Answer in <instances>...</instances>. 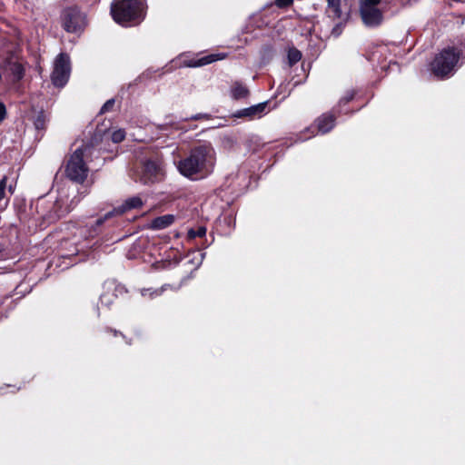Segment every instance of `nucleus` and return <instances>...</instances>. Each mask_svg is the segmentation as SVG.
<instances>
[{
    "label": "nucleus",
    "instance_id": "nucleus-1",
    "mask_svg": "<svg viewBox=\"0 0 465 465\" xmlns=\"http://www.w3.org/2000/svg\"><path fill=\"white\" fill-rule=\"evenodd\" d=\"M215 162V152L210 143L193 147L189 155L178 162L181 174L197 180L212 173Z\"/></svg>",
    "mask_w": 465,
    "mask_h": 465
},
{
    "label": "nucleus",
    "instance_id": "nucleus-2",
    "mask_svg": "<svg viewBox=\"0 0 465 465\" xmlns=\"http://www.w3.org/2000/svg\"><path fill=\"white\" fill-rule=\"evenodd\" d=\"M114 20L123 26H134L144 18V3L142 0H114L111 5Z\"/></svg>",
    "mask_w": 465,
    "mask_h": 465
},
{
    "label": "nucleus",
    "instance_id": "nucleus-4",
    "mask_svg": "<svg viewBox=\"0 0 465 465\" xmlns=\"http://www.w3.org/2000/svg\"><path fill=\"white\" fill-rule=\"evenodd\" d=\"M88 149L87 146L77 148L70 156L66 164L65 173L71 181L82 183L86 179L88 167L84 160V155Z\"/></svg>",
    "mask_w": 465,
    "mask_h": 465
},
{
    "label": "nucleus",
    "instance_id": "nucleus-22",
    "mask_svg": "<svg viewBox=\"0 0 465 465\" xmlns=\"http://www.w3.org/2000/svg\"><path fill=\"white\" fill-rule=\"evenodd\" d=\"M124 138L125 132L123 129H118L112 133V141L115 143H121Z\"/></svg>",
    "mask_w": 465,
    "mask_h": 465
},
{
    "label": "nucleus",
    "instance_id": "nucleus-17",
    "mask_svg": "<svg viewBox=\"0 0 465 465\" xmlns=\"http://www.w3.org/2000/svg\"><path fill=\"white\" fill-rule=\"evenodd\" d=\"M302 53L294 46H290L287 51L288 64L292 66L302 59Z\"/></svg>",
    "mask_w": 465,
    "mask_h": 465
},
{
    "label": "nucleus",
    "instance_id": "nucleus-27",
    "mask_svg": "<svg viewBox=\"0 0 465 465\" xmlns=\"http://www.w3.org/2000/svg\"><path fill=\"white\" fill-rule=\"evenodd\" d=\"M114 99H109L108 101H106L101 108V113L104 114L111 111L114 105Z\"/></svg>",
    "mask_w": 465,
    "mask_h": 465
},
{
    "label": "nucleus",
    "instance_id": "nucleus-13",
    "mask_svg": "<svg viewBox=\"0 0 465 465\" xmlns=\"http://www.w3.org/2000/svg\"><path fill=\"white\" fill-rule=\"evenodd\" d=\"M224 57H225V54H212L209 55H205L200 59L191 61L188 64V66L199 67V66L206 65V64H212L213 62L222 60Z\"/></svg>",
    "mask_w": 465,
    "mask_h": 465
},
{
    "label": "nucleus",
    "instance_id": "nucleus-7",
    "mask_svg": "<svg viewBox=\"0 0 465 465\" xmlns=\"http://www.w3.org/2000/svg\"><path fill=\"white\" fill-rule=\"evenodd\" d=\"M71 73L70 58L66 54H60L54 60L51 80L54 86L63 87L68 82Z\"/></svg>",
    "mask_w": 465,
    "mask_h": 465
},
{
    "label": "nucleus",
    "instance_id": "nucleus-15",
    "mask_svg": "<svg viewBox=\"0 0 465 465\" xmlns=\"http://www.w3.org/2000/svg\"><path fill=\"white\" fill-rule=\"evenodd\" d=\"M174 219L175 218L173 214H165L156 217L152 221V227L155 230L164 229L173 224Z\"/></svg>",
    "mask_w": 465,
    "mask_h": 465
},
{
    "label": "nucleus",
    "instance_id": "nucleus-21",
    "mask_svg": "<svg viewBox=\"0 0 465 465\" xmlns=\"http://www.w3.org/2000/svg\"><path fill=\"white\" fill-rule=\"evenodd\" d=\"M114 294L110 292H105L100 296V302L102 305L109 306L114 301Z\"/></svg>",
    "mask_w": 465,
    "mask_h": 465
},
{
    "label": "nucleus",
    "instance_id": "nucleus-25",
    "mask_svg": "<svg viewBox=\"0 0 465 465\" xmlns=\"http://www.w3.org/2000/svg\"><path fill=\"white\" fill-rule=\"evenodd\" d=\"M354 94H355V93L353 90L347 91L346 94L341 98V100L339 102L340 105L346 104L349 102H351L353 99Z\"/></svg>",
    "mask_w": 465,
    "mask_h": 465
},
{
    "label": "nucleus",
    "instance_id": "nucleus-31",
    "mask_svg": "<svg viewBox=\"0 0 465 465\" xmlns=\"http://www.w3.org/2000/svg\"><path fill=\"white\" fill-rule=\"evenodd\" d=\"M8 191L10 192V193H11V194H13V193H14V189H13V186H12V185H10V186L8 187Z\"/></svg>",
    "mask_w": 465,
    "mask_h": 465
},
{
    "label": "nucleus",
    "instance_id": "nucleus-23",
    "mask_svg": "<svg viewBox=\"0 0 465 465\" xmlns=\"http://www.w3.org/2000/svg\"><path fill=\"white\" fill-rule=\"evenodd\" d=\"M70 211L71 210L69 208H67V207L63 209L62 206L60 205V202L59 201L55 202V203H54V212H55V214H56L57 218H61V217L64 216Z\"/></svg>",
    "mask_w": 465,
    "mask_h": 465
},
{
    "label": "nucleus",
    "instance_id": "nucleus-32",
    "mask_svg": "<svg viewBox=\"0 0 465 465\" xmlns=\"http://www.w3.org/2000/svg\"><path fill=\"white\" fill-rule=\"evenodd\" d=\"M3 251V247L2 245H0V252Z\"/></svg>",
    "mask_w": 465,
    "mask_h": 465
},
{
    "label": "nucleus",
    "instance_id": "nucleus-20",
    "mask_svg": "<svg viewBox=\"0 0 465 465\" xmlns=\"http://www.w3.org/2000/svg\"><path fill=\"white\" fill-rule=\"evenodd\" d=\"M206 234V228L200 226L197 229H190L188 231V238L194 239L196 237H203Z\"/></svg>",
    "mask_w": 465,
    "mask_h": 465
},
{
    "label": "nucleus",
    "instance_id": "nucleus-8",
    "mask_svg": "<svg viewBox=\"0 0 465 465\" xmlns=\"http://www.w3.org/2000/svg\"><path fill=\"white\" fill-rule=\"evenodd\" d=\"M2 69L5 77L10 79L13 84L20 82L25 74L24 62L13 54L5 59Z\"/></svg>",
    "mask_w": 465,
    "mask_h": 465
},
{
    "label": "nucleus",
    "instance_id": "nucleus-30",
    "mask_svg": "<svg viewBox=\"0 0 465 465\" xmlns=\"http://www.w3.org/2000/svg\"><path fill=\"white\" fill-rule=\"evenodd\" d=\"M203 118H208V115L207 114H198L191 116L190 119H192V120H200V119H203Z\"/></svg>",
    "mask_w": 465,
    "mask_h": 465
},
{
    "label": "nucleus",
    "instance_id": "nucleus-16",
    "mask_svg": "<svg viewBox=\"0 0 465 465\" xmlns=\"http://www.w3.org/2000/svg\"><path fill=\"white\" fill-rule=\"evenodd\" d=\"M231 94L233 99H242L248 96L249 90L242 84L235 82L231 87Z\"/></svg>",
    "mask_w": 465,
    "mask_h": 465
},
{
    "label": "nucleus",
    "instance_id": "nucleus-19",
    "mask_svg": "<svg viewBox=\"0 0 465 465\" xmlns=\"http://www.w3.org/2000/svg\"><path fill=\"white\" fill-rule=\"evenodd\" d=\"M166 286L167 285H163L161 288L154 289V290H153V289H143L141 293H142L143 296H144V297L148 296L150 298H153L155 296H160L163 293V292L164 291Z\"/></svg>",
    "mask_w": 465,
    "mask_h": 465
},
{
    "label": "nucleus",
    "instance_id": "nucleus-24",
    "mask_svg": "<svg viewBox=\"0 0 465 465\" xmlns=\"http://www.w3.org/2000/svg\"><path fill=\"white\" fill-rule=\"evenodd\" d=\"M6 186H7V177L4 176L0 180V202L5 198Z\"/></svg>",
    "mask_w": 465,
    "mask_h": 465
},
{
    "label": "nucleus",
    "instance_id": "nucleus-29",
    "mask_svg": "<svg viewBox=\"0 0 465 465\" xmlns=\"http://www.w3.org/2000/svg\"><path fill=\"white\" fill-rule=\"evenodd\" d=\"M6 110L4 104L0 103V122L3 121L5 117Z\"/></svg>",
    "mask_w": 465,
    "mask_h": 465
},
{
    "label": "nucleus",
    "instance_id": "nucleus-11",
    "mask_svg": "<svg viewBox=\"0 0 465 465\" xmlns=\"http://www.w3.org/2000/svg\"><path fill=\"white\" fill-rule=\"evenodd\" d=\"M143 203L139 196H133L124 201V203L114 209L116 214H123L124 213L133 210L138 209L143 206Z\"/></svg>",
    "mask_w": 465,
    "mask_h": 465
},
{
    "label": "nucleus",
    "instance_id": "nucleus-3",
    "mask_svg": "<svg viewBox=\"0 0 465 465\" xmlns=\"http://www.w3.org/2000/svg\"><path fill=\"white\" fill-rule=\"evenodd\" d=\"M465 58V38L459 46L444 48L431 63V71L439 78L453 74L460 59Z\"/></svg>",
    "mask_w": 465,
    "mask_h": 465
},
{
    "label": "nucleus",
    "instance_id": "nucleus-26",
    "mask_svg": "<svg viewBox=\"0 0 465 465\" xmlns=\"http://www.w3.org/2000/svg\"><path fill=\"white\" fill-rule=\"evenodd\" d=\"M115 214H116V213H115L114 209L113 211H111V212H108L107 213H105L104 215V217H101V218L96 220L95 225L96 226L102 225L106 220H108L109 218L113 217Z\"/></svg>",
    "mask_w": 465,
    "mask_h": 465
},
{
    "label": "nucleus",
    "instance_id": "nucleus-14",
    "mask_svg": "<svg viewBox=\"0 0 465 465\" xmlns=\"http://www.w3.org/2000/svg\"><path fill=\"white\" fill-rule=\"evenodd\" d=\"M341 0H327L326 13L332 19H341L342 11L341 7Z\"/></svg>",
    "mask_w": 465,
    "mask_h": 465
},
{
    "label": "nucleus",
    "instance_id": "nucleus-28",
    "mask_svg": "<svg viewBox=\"0 0 465 465\" xmlns=\"http://www.w3.org/2000/svg\"><path fill=\"white\" fill-rule=\"evenodd\" d=\"M292 1L293 0H275V5L280 8H283L292 5Z\"/></svg>",
    "mask_w": 465,
    "mask_h": 465
},
{
    "label": "nucleus",
    "instance_id": "nucleus-10",
    "mask_svg": "<svg viewBox=\"0 0 465 465\" xmlns=\"http://www.w3.org/2000/svg\"><path fill=\"white\" fill-rule=\"evenodd\" d=\"M266 107V103H260L256 105L239 110L235 115L237 117H248L250 119L261 117L264 114Z\"/></svg>",
    "mask_w": 465,
    "mask_h": 465
},
{
    "label": "nucleus",
    "instance_id": "nucleus-5",
    "mask_svg": "<svg viewBox=\"0 0 465 465\" xmlns=\"http://www.w3.org/2000/svg\"><path fill=\"white\" fill-rule=\"evenodd\" d=\"M381 0H361L360 3V15L367 27H377L383 21V15L378 5Z\"/></svg>",
    "mask_w": 465,
    "mask_h": 465
},
{
    "label": "nucleus",
    "instance_id": "nucleus-9",
    "mask_svg": "<svg viewBox=\"0 0 465 465\" xmlns=\"http://www.w3.org/2000/svg\"><path fill=\"white\" fill-rule=\"evenodd\" d=\"M164 175L163 166L161 161L148 160L143 166L140 182L143 184L153 183L163 179Z\"/></svg>",
    "mask_w": 465,
    "mask_h": 465
},
{
    "label": "nucleus",
    "instance_id": "nucleus-12",
    "mask_svg": "<svg viewBox=\"0 0 465 465\" xmlns=\"http://www.w3.org/2000/svg\"><path fill=\"white\" fill-rule=\"evenodd\" d=\"M335 117L332 114H322L316 120L318 131L322 134L330 132L334 127Z\"/></svg>",
    "mask_w": 465,
    "mask_h": 465
},
{
    "label": "nucleus",
    "instance_id": "nucleus-18",
    "mask_svg": "<svg viewBox=\"0 0 465 465\" xmlns=\"http://www.w3.org/2000/svg\"><path fill=\"white\" fill-rule=\"evenodd\" d=\"M46 118L43 112H39L37 115L34 118V126L37 131H42L45 129Z\"/></svg>",
    "mask_w": 465,
    "mask_h": 465
},
{
    "label": "nucleus",
    "instance_id": "nucleus-6",
    "mask_svg": "<svg viewBox=\"0 0 465 465\" xmlns=\"http://www.w3.org/2000/svg\"><path fill=\"white\" fill-rule=\"evenodd\" d=\"M62 25L68 33L82 32L85 26V15L77 7L65 8L61 15Z\"/></svg>",
    "mask_w": 465,
    "mask_h": 465
}]
</instances>
